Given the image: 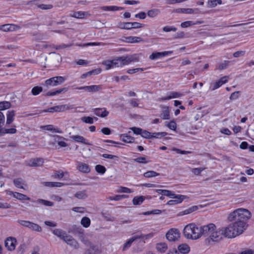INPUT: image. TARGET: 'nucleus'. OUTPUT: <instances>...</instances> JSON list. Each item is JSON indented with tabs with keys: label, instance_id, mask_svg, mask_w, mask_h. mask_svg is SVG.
<instances>
[{
	"label": "nucleus",
	"instance_id": "1",
	"mask_svg": "<svg viewBox=\"0 0 254 254\" xmlns=\"http://www.w3.org/2000/svg\"><path fill=\"white\" fill-rule=\"evenodd\" d=\"M252 216L251 213L247 209L238 208L231 212L228 217L230 222H235L239 226H241L244 230L248 227L247 221Z\"/></svg>",
	"mask_w": 254,
	"mask_h": 254
},
{
	"label": "nucleus",
	"instance_id": "2",
	"mask_svg": "<svg viewBox=\"0 0 254 254\" xmlns=\"http://www.w3.org/2000/svg\"><path fill=\"white\" fill-rule=\"evenodd\" d=\"M205 227L206 225L198 227L194 223L190 224L185 227L184 235L188 239H198L202 236H206Z\"/></svg>",
	"mask_w": 254,
	"mask_h": 254
},
{
	"label": "nucleus",
	"instance_id": "3",
	"mask_svg": "<svg viewBox=\"0 0 254 254\" xmlns=\"http://www.w3.org/2000/svg\"><path fill=\"white\" fill-rule=\"evenodd\" d=\"M204 229L206 237L209 236L213 242H219L224 237L222 227L217 229L215 224L209 223L206 225Z\"/></svg>",
	"mask_w": 254,
	"mask_h": 254
},
{
	"label": "nucleus",
	"instance_id": "4",
	"mask_svg": "<svg viewBox=\"0 0 254 254\" xmlns=\"http://www.w3.org/2000/svg\"><path fill=\"white\" fill-rule=\"evenodd\" d=\"M241 227L237 223L232 222L228 226L222 227L224 237L233 238L242 234L245 230Z\"/></svg>",
	"mask_w": 254,
	"mask_h": 254
},
{
	"label": "nucleus",
	"instance_id": "5",
	"mask_svg": "<svg viewBox=\"0 0 254 254\" xmlns=\"http://www.w3.org/2000/svg\"><path fill=\"white\" fill-rule=\"evenodd\" d=\"M65 79L64 77L61 76H54L47 79L43 85L47 88H49L50 87L57 86L61 85L65 81Z\"/></svg>",
	"mask_w": 254,
	"mask_h": 254
},
{
	"label": "nucleus",
	"instance_id": "6",
	"mask_svg": "<svg viewBox=\"0 0 254 254\" xmlns=\"http://www.w3.org/2000/svg\"><path fill=\"white\" fill-rule=\"evenodd\" d=\"M118 67H122L127 65L131 62L138 61V59L135 55H129L118 57L116 59Z\"/></svg>",
	"mask_w": 254,
	"mask_h": 254
},
{
	"label": "nucleus",
	"instance_id": "7",
	"mask_svg": "<svg viewBox=\"0 0 254 254\" xmlns=\"http://www.w3.org/2000/svg\"><path fill=\"white\" fill-rule=\"evenodd\" d=\"M18 223L21 226L28 228L32 231L41 232L42 229L38 224L26 220H18Z\"/></svg>",
	"mask_w": 254,
	"mask_h": 254
},
{
	"label": "nucleus",
	"instance_id": "8",
	"mask_svg": "<svg viewBox=\"0 0 254 254\" xmlns=\"http://www.w3.org/2000/svg\"><path fill=\"white\" fill-rule=\"evenodd\" d=\"M166 237L169 241H176L180 237V233L177 229L172 228L168 231Z\"/></svg>",
	"mask_w": 254,
	"mask_h": 254
},
{
	"label": "nucleus",
	"instance_id": "9",
	"mask_svg": "<svg viewBox=\"0 0 254 254\" xmlns=\"http://www.w3.org/2000/svg\"><path fill=\"white\" fill-rule=\"evenodd\" d=\"M44 161L42 158H32L29 160L27 165L30 167H41L43 166Z\"/></svg>",
	"mask_w": 254,
	"mask_h": 254
},
{
	"label": "nucleus",
	"instance_id": "10",
	"mask_svg": "<svg viewBox=\"0 0 254 254\" xmlns=\"http://www.w3.org/2000/svg\"><path fill=\"white\" fill-rule=\"evenodd\" d=\"M63 241L67 245L72 247L75 249H78L79 248V245L77 242L72 238V236L66 235Z\"/></svg>",
	"mask_w": 254,
	"mask_h": 254
},
{
	"label": "nucleus",
	"instance_id": "11",
	"mask_svg": "<svg viewBox=\"0 0 254 254\" xmlns=\"http://www.w3.org/2000/svg\"><path fill=\"white\" fill-rule=\"evenodd\" d=\"M121 40L127 43H138L143 41L141 37L136 36L124 37Z\"/></svg>",
	"mask_w": 254,
	"mask_h": 254
},
{
	"label": "nucleus",
	"instance_id": "12",
	"mask_svg": "<svg viewBox=\"0 0 254 254\" xmlns=\"http://www.w3.org/2000/svg\"><path fill=\"white\" fill-rule=\"evenodd\" d=\"M187 197V196L186 195L176 194L172 197L175 199L169 200L167 204L170 205H174L180 203Z\"/></svg>",
	"mask_w": 254,
	"mask_h": 254
},
{
	"label": "nucleus",
	"instance_id": "13",
	"mask_svg": "<svg viewBox=\"0 0 254 254\" xmlns=\"http://www.w3.org/2000/svg\"><path fill=\"white\" fill-rule=\"evenodd\" d=\"M227 76H225L222 77L220 80L218 81L212 83L210 84V89L212 91L214 90L219 87H220L221 85H222L223 84L225 83L227 81Z\"/></svg>",
	"mask_w": 254,
	"mask_h": 254
},
{
	"label": "nucleus",
	"instance_id": "14",
	"mask_svg": "<svg viewBox=\"0 0 254 254\" xmlns=\"http://www.w3.org/2000/svg\"><path fill=\"white\" fill-rule=\"evenodd\" d=\"M16 240L13 238H8L5 241V246L8 251H13L15 249Z\"/></svg>",
	"mask_w": 254,
	"mask_h": 254
},
{
	"label": "nucleus",
	"instance_id": "15",
	"mask_svg": "<svg viewBox=\"0 0 254 254\" xmlns=\"http://www.w3.org/2000/svg\"><path fill=\"white\" fill-rule=\"evenodd\" d=\"M69 109V108L67 105H62L51 107L48 108L47 110L44 111V112L50 113H53L55 112H63Z\"/></svg>",
	"mask_w": 254,
	"mask_h": 254
},
{
	"label": "nucleus",
	"instance_id": "16",
	"mask_svg": "<svg viewBox=\"0 0 254 254\" xmlns=\"http://www.w3.org/2000/svg\"><path fill=\"white\" fill-rule=\"evenodd\" d=\"M172 53V51H165L162 52L153 53L151 55H150L149 59L150 60H153L168 56L170 54H171Z\"/></svg>",
	"mask_w": 254,
	"mask_h": 254
},
{
	"label": "nucleus",
	"instance_id": "17",
	"mask_svg": "<svg viewBox=\"0 0 254 254\" xmlns=\"http://www.w3.org/2000/svg\"><path fill=\"white\" fill-rule=\"evenodd\" d=\"M102 64L105 66L106 70H108L113 67H118V63L117 62L116 59L113 60H106L103 61Z\"/></svg>",
	"mask_w": 254,
	"mask_h": 254
},
{
	"label": "nucleus",
	"instance_id": "18",
	"mask_svg": "<svg viewBox=\"0 0 254 254\" xmlns=\"http://www.w3.org/2000/svg\"><path fill=\"white\" fill-rule=\"evenodd\" d=\"M93 110L94 113L95 115L101 118H105L107 117L109 114V112L104 108H95Z\"/></svg>",
	"mask_w": 254,
	"mask_h": 254
},
{
	"label": "nucleus",
	"instance_id": "19",
	"mask_svg": "<svg viewBox=\"0 0 254 254\" xmlns=\"http://www.w3.org/2000/svg\"><path fill=\"white\" fill-rule=\"evenodd\" d=\"M8 194L9 195H12L14 198H16V199L20 200H30V197H28L27 195L25 194H23L19 192L9 191Z\"/></svg>",
	"mask_w": 254,
	"mask_h": 254
},
{
	"label": "nucleus",
	"instance_id": "20",
	"mask_svg": "<svg viewBox=\"0 0 254 254\" xmlns=\"http://www.w3.org/2000/svg\"><path fill=\"white\" fill-rule=\"evenodd\" d=\"M77 168L80 172L84 173H88L90 171L89 165L84 163L77 162Z\"/></svg>",
	"mask_w": 254,
	"mask_h": 254
},
{
	"label": "nucleus",
	"instance_id": "21",
	"mask_svg": "<svg viewBox=\"0 0 254 254\" xmlns=\"http://www.w3.org/2000/svg\"><path fill=\"white\" fill-rule=\"evenodd\" d=\"M175 11L177 13H187V14H191V13H198V9L197 8L192 9L190 8H181L176 9Z\"/></svg>",
	"mask_w": 254,
	"mask_h": 254
},
{
	"label": "nucleus",
	"instance_id": "22",
	"mask_svg": "<svg viewBox=\"0 0 254 254\" xmlns=\"http://www.w3.org/2000/svg\"><path fill=\"white\" fill-rule=\"evenodd\" d=\"M52 231L54 235L60 238L62 240H63L67 235L66 232L61 229H52Z\"/></svg>",
	"mask_w": 254,
	"mask_h": 254
},
{
	"label": "nucleus",
	"instance_id": "23",
	"mask_svg": "<svg viewBox=\"0 0 254 254\" xmlns=\"http://www.w3.org/2000/svg\"><path fill=\"white\" fill-rule=\"evenodd\" d=\"M70 138L76 142H81L89 145H91V144L87 141V140L82 136L79 135H72L70 136Z\"/></svg>",
	"mask_w": 254,
	"mask_h": 254
},
{
	"label": "nucleus",
	"instance_id": "24",
	"mask_svg": "<svg viewBox=\"0 0 254 254\" xmlns=\"http://www.w3.org/2000/svg\"><path fill=\"white\" fill-rule=\"evenodd\" d=\"M178 249L179 252L183 254H187L190 251V247L187 244H182L179 245Z\"/></svg>",
	"mask_w": 254,
	"mask_h": 254
},
{
	"label": "nucleus",
	"instance_id": "25",
	"mask_svg": "<svg viewBox=\"0 0 254 254\" xmlns=\"http://www.w3.org/2000/svg\"><path fill=\"white\" fill-rule=\"evenodd\" d=\"M13 28V30L19 29H20V27L18 25L14 24H4L1 25L0 27V29L4 31H8L12 30L11 28Z\"/></svg>",
	"mask_w": 254,
	"mask_h": 254
},
{
	"label": "nucleus",
	"instance_id": "26",
	"mask_svg": "<svg viewBox=\"0 0 254 254\" xmlns=\"http://www.w3.org/2000/svg\"><path fill=\"white\" fill-rule=\"evenodd\" d=\"M121 139L126 143H134V138L131 136L128 135L127 134H121L120 135Z\"/></svg>",
	"mask_w": 254,
	"mask_h": 254
},
{
	"label": "nucleus",
	"instance_id": "27",
	"mask_svg": "<svg viewBox=\"0 0 254 254\" xmlns=\"http://www.w3.org/2000/svg\"><path fill=\"white\" fill-rule=\"evenodd\" d=\"M15 111L14 110L8 111L6 115V125H10L14 120Z\"/></svg>",
	"mask_w": 254,
	"mask_h": 254
},
{
	"label": "nucleus",
	"instance_id": "28",
	"mask_svg": "<svg viewBox=\"0 0 254 254\" xmlns=\"http://www.w3.org/2000/svg\"><path fill=\"white\" fill-rule=\"evenodd\" d=\"M16 129L15 128H5L1 127L0 129V136H2L5 134H14L16 132Z\"/></svg>",
	"mask_w": 254,
	"mask_h": 254
},
{
	"label": "nucleus",
	"instance_id": "29",
	"mask_svg": "<svg viewBox=\"0 0 254 254\" xmlns=\"http://www.w3.org/2000/svg\"><path fill=\"white\" fill-rule=\"evenodd\" d=\"M67 90H68V88L64 87L63 88H61L59 90H57L54 92H51V91L48 92L46 94L45 96H55L57 94H61L63 92H65L67 91Z\"/></svg>",
	"mask_w": 254,
	"mask_h": 254
},
{
	"label": "nucleus",
	"instance_id": "30",
	"mask_svg": "<svg viewBox=\"0 0 254 254\" xmlns=\"http://www.w3.org/2000/svg\"><path fill=\"white\" fill-rule=\"evenodd\" d=\"M55 137H56V138H55V141L57 142L58 144L60 147H64L67 146V144L64 141L65 139L64 137L59 135H56Z\"/></svg>",
	"mask_w": 254,
	"mask_h": 254
},
{
	"label": "nucleus",
	"instance_id": "31",
	"mask_svg": "<svg viewBox=\"0 0 254 254\" xmlns=\"http://www.w3.org/2000/svg\"><path fill=\"white\" fill-rule=\"evenodd\" d=\"M162 113L161 115V117L164 120H168L170 119V112L169 107L167 106L162 107Z\"/></svg>",
	"mask_w": 254,
	"mask_h": 254
},
{
	"label": "nucleus",
	"instance_id": "32",
	"mask_svg": "<svg viewBox=\"0 0 254 254\" xmlns=\"http://www.w3.org/2000/svg\"><path fill=\"white\" fill-rule=\"evenodd\" d=\"M123 8L122 7H119L117 6H103L101 7V9L104 11H115L123 9Z\"/></svg>",
	"mask_w": 254,
	"mask_h": 254
},
{
	"label": "nucleus",
	"instance_id": "33",
	"mask_svg": "<svg viewBox=\"0 0 254 254\" xmlns=\"http://www.w3.org/2000/svg\"><path fill=\"white\" fill-rule=\"evenodd\" d=\"M100 252L98 248H96L94 245L90 246L89 249H88L84 253V254H99Z\"/></svg>",
	"mask_w": 254,
	"mask_h": 254
},
{
	"label": "nucleus",
	"instance_id": "34",
	"mask_svg": "<svg viewBox=\"0 0 254 254\" xmlns=\"http://www.w3.org/2000/svg\"><path fill=\"white\" fill-rule=\"evenodd\" d=\"M145 200V196L140 195L135 196L132 199V203L134 205H140Z\"/></svg>",
	"mask_w": 254,
	"mask_h": 254
},
{
	"label": "nucleus",
	"instance_id": "35",
	"mask_svg": "<svg viewBox=\"0 0 254 254\" xmlns=\"http://www.w3.org/2000/svg\"><path fill=\"white\" fill-rule=\"evenodd\" d=\"M86 91L89 92H96L102 89L101 85H93L91 86H87Z\"/></svg>",
	"mask_w": 254,
	"mask_h": 254
},
{
	"label": "nucleus",
	"instance_id": "36",
	"mask_svg": "<svg viewBox=\"0 0 254 254\" xmlns=\"http://www.w3.org/2000/svg\"><path fill=\"white\" fill-rule=\"evenodd\" d=\"M101 214L102 217L108 221H114L116 219V218L112 216L107 211H102L101 212Z\"/></svg>",
	"mask_w": 254,
	"mask_h": 254
},
{
	"label": "nucleus",
	"instance_id": "37",
	"mask_svg": "<svg viewBox=\"0 0 254 254\" xmlns=\"http://www.w3.org/2000/svg\"><path fill=\"white\" fill-rule=\"evenodd\" d=\"M167 245L165 243H160L156 245V249L161 253H164L167 250Z\"/></svg>",
	"mask_w": 254,
	"mask_h": 254
},
{
	"label": "nucleus",
	"instance_id": "38",
	"mask_svg": "<svg viewBox=\"0 0 254 254\" xmlns=\"http://www.w3.org/2000/svg\"><path fill=\"white\" fill-rule=\"evenodd\" d=\"M160 13V10L157 8H154L149 10L147 12V15L151 18L157 16Z\"/></svg>",
	"mask_w": 254,
	"mask_h": 254
},
{
	"label": "nucleus",
	"instance_id": "39",
	"mask_svg": "<svg viewBox=\"0 0 254 254\" xmlns=\"http://www.w3.org/2000/svg\"><path fill=\"white\" fill-rule=\"evenodd\" d=\"M127 195H116L115 196H111L108 197H107V200H115V201H119L121 199H122L124 198L127 197Z\"/></svg>",
	"mask_w": 254,
	"mask_h": 254
},
{
	"label": "nucleus",
	"instance_id": "40",
	"mask_svg": "<svg viewBox=\"0 0 254 254\" xmlns=\"http://www.w3.org/2000/svg\"><path fill=\"white\" fill-rule=\"evenodd\" d=\"M33 201L35 202L38 204H41L45 206H52L54 205V203L53 202L43 199H38L35 201Z\"/></svg>",
	"mask_w": 254,
	"mask_h": 254
},
{
	"label": "nucleus",
	"instance_id": "41",
	"mask_svg": "<svg viewBox=\"0 0 254 254\" xmlns=\"http://www.w3.org/2000/svg\"><path fill=\"white\" fill-rule=\"evenodd\" d=\"M13 184L17 188L24 189L23 187V185H24V181L21 178L14 179L13 180Z\"/></svg>",
	"mask_w": 254,
	"mask_h": 254
},
{
	"label": "nucleus",
	"instance_id": "42",
	"mask_svg": "<svg viewBox=\"0 0 254 254\" xmlns=\"http://www.w3.org/2000/svg\"><path fill=\"white\" fill-rule=\"evenodd\" d=\"M47 130L52 131L53 132L62 133L63 131L59 128H54L53 125H47L44 127Z\"/></svg>",
	"mask_w": 254,
	"mask_h": 254
},
{
	"label": "nucleus",
	"instance_id": "43",
	"mask_svg": "<svg viewBox=\"0 0 254 254\" xmlns=\"http://www.w3.org/2000/svg\"><path fill=\"white\" fill-rule=\"evenodd\" d=\"M45 185L49 187H61L64 184L61 182H44Z\"/></svg>",
	"mask_w": 254,
	"mask_h": 254
},
{
	"label": "nucleus",
	"instance_id": "44",
	"mask_svg": "<svg viewBox=\"0 0 254 254\" xmlns=\"http://www.w3.org/2000/svg\"><path fill=\"white\" fill-rule=\"evenodd\" d=\"M160 175L159 173H157L154 171H149L144 173L143 176L145 178H152L158 176Z\"/></svg>",
	"mask_w": 254,
	"mask_h": 254
},
{
	"label": "nucleus",
	"instance_id": "45",
	"mask_svg": "<svg viewBox=\"0 0 254 254\" xmlns=\"http://www.w3.org/2000/svg\"><path fill=\"white\" fill-rule=\"evenodd\" d=\"M90 223V219L87 217H83L81 220V224L85 228L89 227Z\"/></svg>",
	"mask_w": 254,
	"mask_h": 254
},
{
	"label": "nucleus",
	"instance_id": "46",
	"mask_svg": "<svg viewBox=\"0 0 254 254\" xmlns=\"http://www.w3.org/2000/svg\"><path fill=\"white\" fill-rule=\"evenodd\" d=\"M221 0H208L207 2V6L208 7H214L218 4H221Z\"/></svg>",
	"mask_w": 254,
	"mask_h": 254
},
{
	"label": "nucleus",
	"instance_id": "47",
	"mask_svg": "<svg viewBox=\"0 0 254 254\" xmlns=\"http://www.w3.org/2000/svg\"><path fill=\"white\" fill-rule=\"evenodd\" d=\"M11 107V103L8 101H3L0 102V111L9 109Z\"/></svg>",
	"mask_w": 254,
	"mask_h": 254
},
{
	"label": "nucleus",
	"instance_id": "48",
	"mask_svg": "<svg viewBox=\"0 0 254 254\" xmlns=\"http://www.w3.org/2000/svg\"><path fill=\"white\" fill-rule=\"evenodd\" d=\"M78 199H85L87 197L85 190L77 191L74 195Z\"/></svg>",
	"mask_w": 254,
	"mask_h": 254
},
{
	"label": "nucleus",
	"instance_id": "49",
	"mask_svg": "<svg viewBox=\"0 0 254 254\" xmlns=\"http://www.w3.org/2000/svg\"><path fill=\"white\" fill-rule=\"evenodd\" d=\"M43 91V88L41 86H35L31 90V93L34 96L39 95Z\"/></svg>",
	"mask_w": 254,
	"mask_h": 254
},
{
	"label": "nucleus",
	"instance_id": "50",
	"mask_svg": "<svg viewBox=\"0 0 254 254\" xmlns=\"http://www.w3.org/2000/svg\"><path fill=\"white\" fill-rule=\"evenodd\" d=\"M198 207L197 206H196V205L192 206L190 207L189 208L185 210L182 212V213L183 215L188 214L191 213L196 211V210L198 209Z\"/></svg>",
	"mask_w": 254,
	"mask_h": 254
},
{
	"label": "nucleus",
	"instance_id": "51",
	"mask_svg": "<svg viewBox=\"0 0 254 254\" xmlns=\"http://www.w3.org/2000/svg\"><path fill=\"white\" fill-rule=\"evenodd\" d=\"M95 170L97 173L103 174L106 172V169L104 166L101 165H97L95 166Z\"/></svg>",
	"mask_w": 254,
	"mask_h": 254
},
{
	"label": "nucleus",
	"instance_id": "52",
	"mask_svg": "<svg viewBox=\"0 0 254 254\" xmlns=\"http://www.w3.org/2000/svg\"><path fill=\"white\" fill-rule=\"evenodd\" d=\"M74 232L73 233L75 235H77L78 237L80 235V233H83V229L80 226H73Z\"/></svg>",
	"mask_w": 254,
	"mask_h": 254
},
{
	"label": "nucleus",
	"instance_id": "53",
	"mask_svg": "<svg viewBox=\"0 0 254 254\" xmlns=\"http://www.w3.org/2000/svg\"><path fill=\"white\" fill-rule=\"evenodd\" d=\"M198 23H201V22H199V21H197L195 23H194L191 21H185V22L182 23L181 26L182 28H186V27H189L191 25H194L195 24H198Z\"/></svg>",
	"mask_w": 254,
	"mask_h": 254
},
{
	"label": "nucleus",
	"instance_id": "54",
	"mask_svg": "<svg viewBox=\"0 0 254 254\" xmlns=\"http://www.w3.org/2000/svg\"><path fill=\"white\" fill-rule=\"evenodd\" d=\"M85 15V12L83 11H76L73 13L71 16L77 18H83Z\"/></svg>",
	"mask_w": 254,
	"mask_h": 254
},
{
	"label": "nucleus",
	"instance_id": "55",
	"mask_svg": "<svg viewBox=\"0 0 254 254\" xmlns=\"http://www.w3.org/2000/svg\"><path fill=\"white\" fill-rule=\"evenodd\" d=\"M167 135V133L166 132H154L151 134V138H159L162 136H165Z\"/></svg>",
	"mask_w": 254,
	"mask_h": 254
},
{
	"label": "nucleus",
	"instance_id": "56",
	"mask_svg": "<svg viewBox=\"0 0 254 254\" xmlns=\"http://www.w3.org/2000/svg\"><path fill=\"white\" fill-rule=\"evenodd\" d=\"M134 162L138 163L146 164L149 162L148 161L146 160V158L144 157H139L133 159Z\"/></svg>",
	"mask_w": 254,
	"mask_h": 254
},
{
	"label": "nucleus",
	"instance_id": "57",
	"mask_svg": "<svg viewBox=\"0 0 254 254\" xmlns=\"http://www.w3.org/2000/svg\"><path fill=\"white\" fill-rule=\"evenodd\" d=\"M230 62L228 61H225L223 63L220 64L217 69L219 70H223L226 69L229 65Z\"/></svg>",
	"mask_w": 254,
	"mask_h": 254
},
{
	"label": "nucleus",
	"instance_id": "58",
	"mask_svg": "<svg viewBox=\"0 0 254 254\" xmlns=\"http://www.w3.org/2000/svg\"><path fill=\"white\" fill-rule=\"evenodd\" d=\"M81 120L87 124H93V118L90 117H83L81 118Z\"/></svg>",
	"mask_w": 254,
	"mask_h": 254
},
{
	"label": "nucleus",
	"instance_id": "59",
	"mask_svg": "<svg viewBox=\"0 0 254 254\" xmlns=\"http://www.w3.org/2000/svg\"><path fill=\"white\" fill-rule=\"evenodd\" d=\"M141 135L145 138H151V133L146 130H142Z\"/></svg>",
	"mask_w": 254,
	"mask_h": 254
},
{
	"label": "nucleus",
	"instance_id": "60",
	"mask_svg": "<svg viewBox=\"0 0 254 254\" xmlns=\"http://www.w3.org/2000/svg\"><path fill=\"white\" fill-rule=\"evenodd\" d=\"M133 242V239L132 240L131 238H130L128 239L127 242L124 244V246L123 247V251H125L126 249L129 248L131 245V244Z\"/></svg>",
	"mask_w": 254,
	"mask_h": 254
},
{
	"label": "nucleus",
	"instance_id": "61",
	"mask_svg": "<svg viewBox=\"0 0 254 254\" xmlns=\"http://www.w3.org/2000/svg\"><path fill=\"white\" fill-rule=\"evenodd\" d=\"M53 6L52 4H41L38 5V7L42 9L47 10L53 8Z\"/></svg>",
	"mask_w": 254,
	"mask_h": 254
},
{
	"label": "nucleus",
	"instance_id": "62",
	"mask_svg": "<svg viewBox=\"0 0 254 254\" xmlns=\"http://www.w3.org/2000/svg\"><path fill=\"white\" fill-rule=\"evenodd\" d=\"M204 168H196L192 169L191 172L195 175H199L204 170Z\"/></svg>",
	"mask_w": 254,
	"mask_h": 254
},
{
	"label": "nucleus",
	"instance_id": "63",
	"mask_svg": "<svg viewBox=\"0 0 254 254\" xmlns=\"http://www.w3.org/2000/svg\"><path fill=\"white\" fill-rule=\"evenodd\" d=\"M175 195H176V194L174 193V192L172 191H171L169 190H164L163 195H165V196H168V197L171 198L173 196H174Z\"/></svg>",
	"mask_w": 254,
	"mask_h": 254
},
{
	"label": "nucleus",
	"instance_id": "64",
	"mask_svg": "<svg viewBox=\"0 0 254 254\" xmlns=\"http://www.w3.org/2000/svg\"><path fill=\"white\" fill-rule=\"evenodd\" d=\"M134 134L141 135L142 129L139 127H132L130 128Z\"/></svg>",
	"mask_w": 254,
	"mask_h": 254
}]
</instances>
